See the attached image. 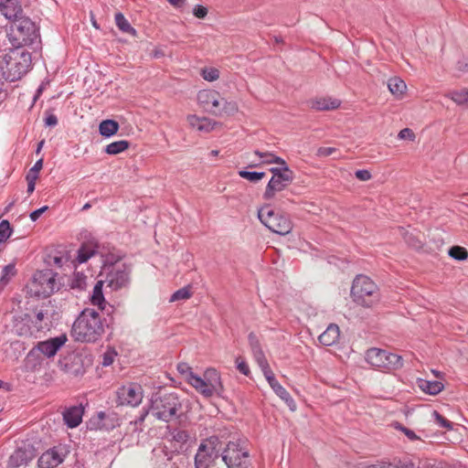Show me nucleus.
Returning <instances> with one entry per match:
<instances>
[{
    "label": "nucleus",
    "mask_w": 468,
    "mask_h": 468,
    "mask_svg": "<svg viewBox=\"0 0 468 468\" xmlns=\"http://www.w3.org/2000/svg\"><path fill=\"white\" fill-rule=\"evenodd\" d=\"M107 321L93 308H85L79 314L71 328L74 340L82 343H95L105 332Z\"/></svg>",
    "instance_id": "nucleus-1"
},
{
    "label": "nucleus",
    "mask_w": 468,
    "mask_h": 468,
    "mask_svg": "<svg viewBox=\"0 0 468 468\" xmlns=\"http://www.w3.org/2000/svg\"><path fill=\"white\" fill-rule=\"evenodd\" d=\"M31 67L30 52L22 48H14L5 54L0 68L5 80L15 81L20 80Z\"/></svg>",
    "instance_id": "nucleus-2"
},
{
    "label": "nucleus",
    "mask_w": 468,
    "mask_h": 468,
    "mask_svg": "<svg viewBox=\"0 0 468 468\" xmlns=\"http://www.w3.org/2000/svg\"><path fill=\"white\" fill-rule=\"evenodd\" d=\"M150 411L157 419L168 422L177 417L182 402L176 392L157 391L151 397Z\"/></svg>",
    "instance_id": "nucleus-3"
},
{
    "label": "nucleus",
    "mask_w": 468,
    "mask_h": 468,
    "mask_svg": "<svg viewBox=\"0 0 468 468\" xmlns=\"http://www.w3.org/2000/svg\"><path fill=\"white\" fill-rule=\"evenodd\" d=\"M350 294L356 304L366 308H372L380 301L377 284L367 276L361 274L354 279Z\"/></svg>",
    "instance_id": "nucleus-4"
},
{
    "label": "nucleus",
    "mask_w": 468,
    "mask_h": 468,
    "mask_svg": "<svg viewBox=\"0 0 468 468\" xmlns=\"http://www.w3.org/2000/svg\"><path fill=\"white\" fill-rule=\"evenodd\" d=\"M55 273L50 269L37 271L27 285V292L37 298H48L59 289L56 282Z\"/></svg>",
    "instance_id": "nucleus-5"
},
{
    "label": "nucleus",
    "mask_w": 468,
    "mask_h": 468,
    "mask_svg": "<svg viewBox=\"0 0 468 468\" xmlns=\"http://www.w3.org/2000/svg\"><path fill=\"white\" fill-rule=\"evenodd\" d=\"M192 379L194 381L192 387L205 398L217 395L219 398L226 399L221 377L216 368H207L204 373V378L197 376L192 377Z\"/></svg>",
    "instance_id": "nucleus-6"
},
{
    "label": "nucleus",
    "mask_w": 468,
    "mask_h": 468,
    "mask_svg": "<svg viewBox=\"0 0 468 468\" xmlns=\"http://www.w3.org/2000/svg\"><path fill=\"white\" fill-rule=\"evenodd\" d=\"M38 37L35 23L27 16L16 19L11 27L9 39L14 48L32 45Z\"/></svg>",
    "instance_id": "nucleus-7"
},
{
    "label": "nucleus",
    "mask_w": 468,
    "mask_h": 468,
    "mask_svg": "<svg viewBox=\"0 0 468 468\" xmlns=\"http://www.w3.org/2000/svg\"><path fill=\"white\" fill-rule=\"evenodd\" d=\"M261 222L271 231L279 235H286L292 229L291 219L279 212L274 211L270 205H265L258 211Z\"/></svg>",
    "instance_id": "nucleus-8"
},
{
    "label": "nucleus",
    "mask_w": 468,
    "mask_h": 468,
    "mask_svg": "<svg viewBox=\"0 0 468 468\" xmlns=\"http://www.w3.org/2000/svg\"><path fill=\"white\" fill-rule=\"evenodd\" d=\"M366 360L372 367L384 370H397L403 367L402 356L379 348L368 349Z\"/></svg>",
    "instance_id": "nucleus-9"
},
{
    "label": "nucleus",
    "mask_w": 468,
    "mask_h": 468,
    "mask_svg": "<svg viewBox=\"0 0 468 468\" xmlns=\"http://www.w3.org/2000/svg\"><path fill=\"white\" fill-rule=\"evenodd\" d=\"M39 441L25 440L20 442L7 461L8 468L27 465L37 454Z\"/></svg>",
    "instance_id": "nucleus-10"
},
{
    "label": "nucleus",
    "mask_w": 468,
    "mask_h": 468,
    "mask_svg": "<svg viewBox=\"0 0 468 468\" xmlns=\"http://www.w3.org/2000/svg\"><path fill=\"white\" fill-rule=\"evenodd\" d=\"M249 457V452L236 441H229L221 452V461L227 468H248Z\"/></svg>",
    "instance_id": "nucleus-11"
},
{
    "label": "nucleus",
    "mask_w": 468,
    "mask_h": 468,
    "mask_svg": "<svg viewBox=\"0 0 468 468\" xmlns=\"http://www.w3.org/2000/svg\"><path fill=\"white\" fill-rule=\"evenodd\" d=\"M105 282L112 291L126 288L130 283L131 266L121 263L117 266L107 267Z\"/></svg>",
    "instance_id": "nucleus-12"
},
{
    "label": "nucleus",
    "mask_w": 468,
    "mask_h": 468,
    "mask_svg": "<svg viewBox=\"0 0 468 468\" xmlns=\"http://www.w3.org/2000/svg\"><path fill=\"white\" fill-rule=\"evenodd\" d=\"M117 401L120 405L138 406L143 399V388L139 384L128 383L118 388Z\"/></svg>",
    "instance_id": "nucleus-13"
},
{
    "label": "nucleus",
    "mask_w": 468,
    "mask_h": 468,
    "mask_svg": "<svg viewBox=\"0 0 468 468\" xmlns=\"http://www.w3.org/2000/svg\"><path fill=\"white\" fill-rule=\"evenodd\" d=\"M90 364V359L83 356L81 354L69 355L60 362V366L65 373L73 377H80L84 375L86 372V367Z\"/></svg>",
    "instance_id": "nucleus-14"
},
{
    "label": "nucleus",
    "mask_w": 468,
    "mask_h": 468,
    "mask_svg": "<svg viewBox=\"0 0 468 468\" xmlns=\"http://www.w3.org/2000/svg\"><path fill=\"white\" fill-rule=\"evenodd\" d=\"M67 340V335L63 334L45 341H40L33 349L30 350L28 357L34 356L36 351L42 353L46 357H53L66 344Z\"/></svg>",
    "instance_id": "nucleus-15"
},
{
    "label": "nucleus",
    "mask_w": 468,
    "mask_h": 468,
    "mask_svg": "<svg viewBox=\"0 0 468 468\" xmlns=\"http://www.w3.org/2000/svg\"><path fill=\"white\" fill-rule=\"evenodd\" d=\"M283 175L270 179L263 193L265 200L272 199L278 192L284 190L292 184L294 177L292 170L285 169Z\"/></svg>",
    "instance_id": "nucleus-16"
},
{
    "label": "nucleus",
    "mask_w": 468,
    "mask_h": 468,
    "mask_svg": "<svg viewBox=\"0 0 468 468\" xmlns=\"http://www.w3.org/2000/svg\"><path fill=\"white\" fill-rule=\"evenodd\" d=\"M198 103L208 112L218 115L222 97L214 90H203L197 93Z\"/></svg>",
    "instance_id": "nucleus-17"
},
{
    "label": "nucleus",
    "mask_w": 468,
    "mask_h": 468,
    "mask_svg": "<svg viewBox=\"0 0 468 468\" xmlns=\"http://www.w3.org/2000/svg\"><path fill=\"white\" fill-rule=\"evenodd\" d=\"M66 452L60 447H53L43 452L37 460L38 468H55L63 463Z\"/></svg>",
    "instance_id": "nucleus-18"
},
{
    "label": "nucleus",
    "mask_w": 468,
    "mask_h": 468,
    "mask_svg": "<svg viewBox=\"0 0 468 468\" xmlns=\"http://www.w3.org/2000/svg\"><path fill=\"white\" fill-rule=\"evenodd\" d=\"M219 457H221V454H218V452L208 450L205 445H199L195 455V467L213 468L217 466Z\"/></svg>",
    "instance_id": "nucleus-19"
},
{
    "label": "nucleus",
    "mask_w": 468,
    "mask_h": 468,
    "mask_svg": "<svg viewBox=\"0 0 468 468\" xmlns=\"http://www.w3.org/2000/svg\"><path fill=\"white\" fill-rule=\"evenodd\" d=\"M90 425L91 429L110 431L113 430L117 426H120V420L117 413L115 412L106 413L100 411L97 414L96 419H93L90 421Z\"/></svg>",
    "instance_id": "nucleus-20"
},
{
    "label": "nucleus",
    "mask_w": 468,
    "mask_h": 468,
    "mask_svg": "<svg viewBox=\"0 0 468 468\" xmlns=\"http://www.w3.org/2000/svg\"><path fill=\"white\" fill-rule=\"evenodd\" d=\"M0 12L6 19L13 22L25 16L18 0H4L0 2Z\"/></svg>",
    "instance_id": "nucleus-21"
},
{
    "label": "nucleus",
    "mask_w": 468,
    "mask_h": 468,
    "mask_svg": "<svg viewBox=\"0 0 468 468\" xmlns=\"http://www.w3.org/2000/svg\"><path fill=\"white\" fill-rule=\"evenodd\" d=\"M84 410L81 406H73L67 409L63 413V420L69 428L78 427L81 420Z\"/></svg>",
    "instance_id": "nucleus-22"
},
{
    "label": "nucleus",
    "mask_w": 468,
    "mask_h": 468,
    "mask_svg": "<svg viewBox=\"0 0 468 468\" xmlns=\"http://www.w3.org/2000/svg\"><path fill=\"white\" fill-rule=\"evenodd\" d=\"M339 336L340 330L338 325L331 324L327 326L326 330L319 335L318 340L323 346H331L338 341Z\"/></svg>",
    "instance_id": "nucleus-23"
},
{
    "label": "nucleus",
    "mask_w": 468,
    "mask_h": 468,
    "mask_svg": "<svg viewBox=\"0 0 468 468\" xmlns=\"http://www.w3.org/2000/svg\"><path fill=\"white\" fill-rule=\"evenodd\" d=\"M341 101L333 98H316L311 101V108L315 111H332L337 109Z\"/></svg>",
    "instance_id": "nucleus-24"
},
{
    "label": "nucleus",
    "mask_w": 468,
    "mask_h": 468,
    "mask_svg": "<svg viewBox=\"0 0 468 468\" xmlns=\"http://www.w3.org/2000/svg\"><path fill=\"white\" fill-rule=\"evenodd\" d=\"M418 387L429 395H437L444 388L443 384L438 380H426L419 378L417 380Z\"/></svg>",
    "instance_id": "nucleus-25"
},
{
    "label": "nucleus",
    "mask_w": 468,
    "mask_h": 468,
    "mask_svg": "<svg viewBox=\"0 0 468 468\" xmlns=\"http://www.w3.org/2000/svg\"><path fill=\"white\" fill-rule=\"evenodd\" d=\"M104 283H106L104 280H100L96 282L90 298L91 303L93 305H98L101 311H104L106 308V303L102 292Z\"/></svg>",
    "instance_id": "nucleus-26"
},
{
    "label": "nucleus",
    "mask_w": 468,
    "mask_h": 468,
    "mask_svg": "<svg viewBox=\"0 0 468 468\" xmlns=\"http://www.w3.org/2000/svg\"><path fill=\"white\" fill-rule=\"evenodd\" d=\"M120 125L118 122L111 119L103 120L99 124L100 134L103 137H111L116 134L119 131Z\"/></svg>",
    "instance_id": "nucleus-27"
},
{
    "label": "nucleus",
    "mask_w": 468,
    "mask_h": 468,
    "mask_svg": "<svg viewBox=\"0 0 468 468\" xmlns=\"http://www.w3.org/2000/svg\"><path fill=\"white\" fill-rule=\"evenodd\" d=\"M99 246L82 244L78 250L77 261L79 263L86 262L91 256L98 253Z\"/></svg>",
    "instance_id": "nucleus-28"
},
{
    "label": "nucleus",
    "mask_w": 468,
    "mask_h": 468,
    "mask_svg": "<svg viewBox=\"0 0 468 468\" xmlns=\"http://www.w3.org/2000/svg\"><path fill=\"white\" fill-rule=\"evenodd\" d=\"M254 154L262 159L261 162V165L277 164L280 165H285L284 159L275 155L271 152H261L260 150H255Z\"/></svg>",
    "instance_id": "nucleus-29"
},
{
    "label": "nucleus",
    "mask_w": 468,
    "mask_h": 468,
    "mask_svg": "<svg viewBox=\"0 0 468 468\" xmlns=\"http://www.w3.org/2000/svg\"><path fill=\"white\" fill-rule=\"evenodd\" d=\"M130 146V142L126 140L116 141L106 145L104 151L106 154L115 155L124 152Z\"/></svg>",
    "instance_id": "nucleus-30"
},
{
    "label": "nucleus",
    "mask_w": 468,
    "mask_h": 468,
    "mask_svg": "<svg viewBox=\"0 0 468 468\" xmlns=\"http://www.w3.org/2000/svg\"><path fill=\"white\" fill-rule=\"evenodd\" d=\"M388 87L389 91L395 96L402 95L407 88L406 83L398 77L389 79L388 81Z\"/></svg>",
    "instance_id": "nucleus-31"
},
{
    "label": "nucleus",
    "mask_w": 468,
    "mask_h": 468,
    "mask_svg": "<svg viewBox=\"0 0 468 468\" xmlns=\"http://www.w3.org/2000/svg\"><path fill=\"white\" fill-rule=\"evenodd\" d=\"M114 19L116 26L121 31H122L123 33H128L132 36L136 35V30L130 25L128 20L121 12L115 14Z\"/></svg>",
    "instance_id": "nucleus-32"
},
{
    "label": "nucleus",
    "mask_w": 468,
    "mask_h": 468,
    "mask_svg": "<svg viewBox=\"0 0 468 468\" xmlns=\"http://www.w3.org/2000/svg\"><path fill=\"white\" fill-rule=\"evenodd\" d=\"M264 376L277 396L282 397L285 395L287 390L277 381L271 370H265Z\"/></svg>",
    "instance_id": "nucleus-33"
},
{
    "label": "nucleus",
    "mask_w": 468,
    "mask_h": 468,
    "mask_svg": "<svg viewBox=\"0 0 468 468\" xmlns=\"http://www.w3.org/2000/svg\"><path fill=\"white\" fill-rule=\"evenodd\" d=\"M405 242L411 248L415 250H420L422 248L423 242L420 239L419 234H415L413 232L405 230L401 232Z\"/></svg>",
    "instance_id": "nucleus-34"
},
{
    "label": "nucleus",
    "mask_w": 468,
    "mask_h": 468,
    "mask_svg": "<svg viewBox=\"0 0 468 468\" xmlns=\"http://www.w3.org/2000/svg\"><path fill=\"white\" fill-rule=\"evenodd\" d=\"M200 445H205L207 449L218 452V454H221L224 450L221 440L216 435L207 438L200 443Z\"/></svg>",
    "instance_id": "nucleus-35"
},
{
    "label": "nucleus",
    "mask_w": 468,
    "mask_h": 468,
    "mask_svg": "<svg viewBox=\"0 0 468 468\" xmlns=\"http://www.w3.org/2000/svg\"><path fill=\"white\" fill-rule=\"evenodd\" d=\"M16 274V264L9 263L5 265L2 271V276L0 278V289H3L7 285L10 279Z\"/></svg>",
    "instance_id": "nucleus-36"
},
{
    "label": "nucleus",
    "mask_w": 468,
    "mask_h": 468,
    "mask_svg": "<svg viewBox=\"0 0 468 468\" xmlns=\"http://www.w3.org/2000/svg\"><path fill=\"white\" fill-rule=\"evenodd\" d=\"M238 112V105L235 101H228L222 98V104H219V112L217 116L233 115Z\"/></svg>",
    "instance_id": "nucleus-37"
},
{
    "label": "nucleus",
    "mask_w": 468,
    "mask_h": 468,
    "mask_svg": "<svg viewBox=\"0 0 468 468\" xmlns=\"http://www.w3.org/2000/svg\"><path fill=\"white\" fill-rule=\"evenodd\" d=\"M239 176L241 178L247 179L251 183H258L259 181L265 177L266 174L265 172H250L247 170H240L239 171Z\"/></svg>",
    "instance_id": "nucleus-38"
},
{
    "label": "nucleus",
    "mask_w": 468,
    "mask_h": 468,
    "mask_svg": "<svg viewBox=\"0 0 468 468\" xmlns=\"http://www.w3.org/2000/svg\"><path fill=\"white\" fill-rule=\"evenodd\" d=\"M448 97L458 105L468 103V90H454L449 93Z\"/></svg>",
    "instance_id": "nucleus-39"
},
{
    "label": "nucleus",
    "mask_w": 468,
    "mask_h": 468,
    "mask_svg": "<svg viewBox=\"0 0 468 468\" xmlns=\"http://www.w3.org/2000/svg\"><path fill=\"white\" fill-rule=\"evenodd\" d=\"M448 254L451 258L457 261H464L468 258V251L461 246H452L449 249Z\"/></svg>",
    "instance_id": "nucleus-40"
},
{
    "label": "nucleus",
    "mask_w": 468,
    "mask_h": 468,
    "mask_svg": "<svg viewBox=\"0 0 468 468\" xmlns=\"http://www.w3.org/2000/svg\"><path fill=\"white\" fill-rule=\"evenodd\" d=\"M177 371L186 378L188 384L192 386V383H194L192 377H197L193 371L191 367L187 363H179L177 365Z\"/></svg>",
    "instance_id": "nucleus-41"
},
{
    "label": "nucleus",
    "mask_w": 468,
    "mask_h": 468,
    "mask_svg": "<svg viewBox=\"0 0 468 468\" xmlns=\"http://www.w3.org/2000/svg\"><path fill=\"white\" fill-rule=\"evenodd\" d=\"M13 233L10 222L4 219L0 222V243L5 242Z\"/></svg>",
    "instance_id": "nucleus-42"
},
{
    "label": "nucleus",
    "mask_w": 468,
    "mask_h": 468,
    "mask_svg": "<svg viewBox=\"0 0 468 468\" xmlns=\"http://www.w3.org/2000/svg\"><path fill=\"white\" fill-rule=\"evenodd\" d=\"M192 293L189 290V287H183L176 292H175L170 298V302H176L180 300H186L191 297Z\"/></svg>",
    "instance_id": "nucleus-43"
},
{
    "label": "nucleus",
    "mask_w": 468,
    "mask_h": 468,
    "mask_svg": "<svg viewBox=\"0 0 468 468\" xmlns=\"http://www.w3.org/2000/svg\"><path fill=\"white\" fill-rule=\"evenodd\" d=\"M432 416L434 417L435 422L441 428H444L446 430H452V422L447 420L445 417H443L441 414H440L437 410H433Z\"/></svg>",
    "instance_id": "nucleus-44"
},
{
    "label": "nucleus",
    "mask_w": 468,
    "mask_h": 468,
    "mask_svg": "<svg viewBox=\"0 0 468 468\" xmlns=\"http://www.w3.org/2000/svg\"><path fill=\"white\" fill-rule=\"evenodd\" d=\"M171 435H172L173 441L179 442V443H186L189 439V434L185 430L175 429L171 432Z\"/></svg>",
    "instance_id": "nucleus-45"
},
{
    "label": "nucleus",
    "mask_w": 468,
    "mask_h": 468,
    "mask_svg": "<svg viewBox=\"0 0 468 468\" xmlns=\"http://www.w3.org/2000/svg\"><path fill=\"white\" fill-rule=\"evenodd\" d=\"M253 356L256 361L258 362L259 366L261 367L263 373L265 372V370H271L262 350H258L256 353L253 354Z\"/></svg>",
    "instance_id": "nucleus-46"
},
{
    "label": "nucleus",
    "mask_w": 468,
    "mask_h": 468,
    "mask_svg": "<svg viewBox=\"0 0 468 468\" xmlns=\"http://www.w3.org/2000/svg\"><path fill=\"white\" fill-rule=\"evenodd\" d=\"M86 285V276L80 273H76L74 279L71 282V287L83 290Z\"/></svg>",
    "instance_id": "nucleus-47"
},
{
    "label": "nucleus",
    "mask_w": 468,
    "mask_h": 468,
    "mask_svg": "<svg viewBox=\"0 0 468 468\" xmlns=\"http://www.w3.org/2000/svg\"><path fill=\"white\" fill-rule=\"evenodd\" d=\"M248 340L253 354L258 350H262L258 336L253 332L249 334Z\"/></svg>",
    "instance_id": "nucleus-48"
},
{
    "label": "nucleus",
    "mask_w": 468,
    "mask_h": 468,
    "mask_svg": "<svg viewBox=\"0 0 468 468\" xmlns=\"http://www.w3.org/2000/svg\"><path fill=\"white\" fill-rule=\"evenodd\" d=\"M202 77L206 80L213 81L218 79L219 72L216 69H205L202 70Z\"/></svg>",
    "instance_id": "nucleus-49"
},
{
    "label": "nucleus",
    "mask_w": 468,
    "mask_h": 468,
    "mask_svg": "<svg viewBox=\"0 0 468 468\" xmlns=\"http://www.w3.org/2000/svg\"><path fill=\"white\" fill-rule=\"evenodd\" d=\"M236 365H237L238 370L241 374H243L245 376H248L250 374L249 365L242 357L239 356L236 358Z\"/></svg>",
    "instance_id": "nucleus-50"
},
{
    "label": "nucleus",
    "mask_w": 468,
    "mask_h": 468,
    "mask_svg": "<svg viewBox=\"0 0 468 468\" xmlns=\"http://www.w3.org/2000/svg\"><path fill=\"white\" fill-rule=\"evenodd\" d=\"M120 260H121L120 256H116L112 253L106 255L105 260H104V270H106L107 267L119 265L120 263H118V261Z\"/></svg>",
    "instance_id": "nucleus-51"
},
{
    "label": "nucleus",
    "mask_w": 468,
    "mask_h": 468,
    "mask_svg": "<svg viewBox=\"0 0 468 468\" xmlns=\"http://www.w3.org/2000/svg\"><path fill=\"white\" fill-rule=\"evenodd\" d=\"M207 8L201 5H197L193 9V15L199 19L205 18L207 15Z\"/></svg>",
    "instance_id": "nucleus-52"
},
{
    "label": "nucleus",
    "mask_w": 468,
    "mask_h": 468,
    "mask_svg": "<svg viewBox=\"0 0 468 468\" xmlns=\"http://www.w3.org/2000/svg\"><path fill=\"white\" fill-rule=\"evenodd\" d=\"M396 428L400 430L410 441H416L419 439L413 431L402 426L399 423H397Z\"/></svg>",
    "instance_id": "nucleus-53"
},
{
    "label": "nucleus",
    "mask_w": 468,
    "mask_h": 468,
    "mask_svg": "<svg viewBox=\"0 0 468 468\" xmlns=\"http://www.w3.org/2000/svg\"><path fill=\"white\" fill-rule=\"evenodd\" d=\"M398 137L399 139H408L410 141H414L415 140V133H413V131L410 128H404L402 129L399 133V135Z\"/></svg>",
    "instance_id": "nucleus-54"
},
{
    "label": "nucleus",
    "mask_w": 468,
    "mask_h": 468,
    "mask_svg": "<svg viewBox=\"0 0 468 468\" xmlns=\"http://www.w3.org/2000/svg\"><path fill=\"white\" fill-rule=\"evenodd\" d=\"M337 151L335 147H319L317 149V155L319 157H326L334 154Z\"/></svg>",
    "instance_id": "nucleus-55"
},
{
    "label": "nucleus",
    "mask_w": 468,
    "mask_h": 468,
    "mask_svg": "<svg viewBox=\"0 0 468 468\" xmlns=\"http://www.w3.org/2000/svg\"><path fill=\"white\" fill-rule=\"evenodd\" d=\"M214 128V124L208 118H202V122L198 126V131L210 132Z\"/></svg>",
    "instance_id": "nucleus-56"
},
{
    "label": "nucleus",
    "mask_w": 468,
    "mask_h": 468,
    "mask_svg": "<svg viewBox=\"0 0 468 468\" xmlns=\"http://www.w3.org/2000/svg\"><path fill=\"white\" fill-rule=\"evenodd\" d=\"M285 169L291 170L286 162L285 165H281L280 167H271L269 171L272 174L271 177H275L283 175L285 173Z\"/></svg>",
    "instance_id": "nucleus-57"
},
{
    "label": "nucleus",
    "mask_w": 468,
    "mask_h": 468,
    "mask_svg": "<svg viewBox=\"0 0 468 468\" xmlns=\"http://www.w3.org/2000/svg\"><path fill=\"white\" fill-rule=\"evenodd\" d=\"M286 404L287 406L290 408L291 410L294 411L296 410V404H295V401L293 400V399L291 397V395L289 394V392H285V395L280 397Z\"/></svg>",
    "instance_id": "nucleus-58"
},
{
    "label": "nucleus",
    "mask_w": 468,
    "mask_h": 468,
    "mask_svg": "<svg viewBox=\"0 0 468 468\" xmlns=\"http://www.w3.org/2000/svg\"><path fill=\"white\" fill-rule=\"evenodd\" d=\"M67 261L62 256H48V263L54 264L58 267H62L64 262Z\"/></svg>",
    "instance_id": "nucleus-59"
},
{
    "label": "nucleus",
    "mask_w": 468,
    "mask_h": 468,
    "mask_svg": "<svg viewBox=\"0 0 468 468\" xmlns=\"http://www.w3.org/2000/svg\"><path fill=\"white\" fill-rule=\"evenodd\" d=\"M355 176L360 181H367V180H369L371 178L370 172L368 170H366V169L356 171Z\"/></svg>",
    "instance_id": "nucleus-60"
},
{
    "label": "nucleus",
    "mask_w": 468,
    "mask_h": 468,
    "mask_svg": "<svg viewBox=\"0 0 468 468\" xmlns=\"http://www.w3.org/2000/svg\"><path fill=\"white\" fill-rule=\"evenodd\" d=\"M15 330H16V334L19 335H31V331H30L29 326H27L26 324H21V326H19L18 324H16L15 325Z\"/></svg>",
    "instance_id": "nucleus-61"
},
{
    "label": "nucleus",
    "mask_w": 468,
    "mask_h": 468,
    "mask_svg": "<svg viewBox=\"0 0 468 468\" xmlns=\"http://www.w3.org/2000/svg\"><path fill=\"white\" fill-rule=\"evenodd\" d=\"M48 209V206H44V207H40L38 209L34 210L29 215L31 220L32 221H37L39 218V217Z\"/></svg>",
    "instance_id": "nucleus-62"
},
{
    "label": "nucleus",
    "mask_w": 468,
    "mask_h": 468,
    "mask_svg": "<svg viewBox=\"0 0 468 468\" xmlns=\"http://www.w3.org/2000/svg\"><path fill=\"white\" fill-rule=\"evenodd\" d=\"M187 122L192 127L198 130V126H200V123L202 122V118H199L197 115H188Z\"/></svg>",
    "instance_id": "nucleus-63"
},
{
    "label": "nucleus",
    "mask_w": 468,
    "mask_h": 468,
    "mask_svg": "<svg viewBox=\"0 0 468 468\" xmlns=\"http://www.w3.org/2000/svg\"><path fill=\"white\" fill-rule=\"evenodd\" d=\"M46 126H56L58 124V118L55 114L49 113L47 115V117L44 120Z\"/></svg>",
    "instance_id": "nucleus-64"
}]
</instances>
